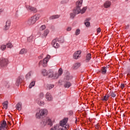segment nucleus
<instances>
[{"label": "nucleus", "mask_w": 130, "mask_h": 130, "mask_svg": "<svg viewBox=\"0 0 130 130\" xmlns=\"http://www.w3.org/2000/svg\"><path fill=\"white\" fill-rule=\"evenodd\" d=\"M46 28V26H45V25H43L40 27V29L41 31H43V30H45Z\"/></svg>", "instance_id": "nucleus-37"}, {"label": "nucleus", "mask_w": 130, "mask_h": 130, "mask_svg": "<svg viewBox=\"0 0 130 130\" xmlns=\"http://www.w3.org/2000/svg\"><path fill=\"white\" fill-rule=\"evenodd\" d=\"M16 107L17 110L20 111L22 109V104H21L20 103H18L16 105Z\"/></svg>", "instance_id": "nucleus-23"}, {"label": "nucleus", "mask_w": 130, "mask_h": 130, "mask_svg": "<svg viewBox=\"0 0 130 130\" xmlns=\"http://www.w3.org/2000/svg\"><path fill=\"white\" fill-rule=\"evenodd\" d=\"M54 87V85L53 84H47V89L48 90H51V89H52V88Z\"/></svg>", "instance_id": "nucleus-29"}, {"label": "nucleus", "mask_w": 130, "mask_h": 130, "mask_svg": "<svg viewBox=\"0 0 130 130\" xmlns=\"http://www.w3.org/2000/svg\"><path fill=\"white\" fill-rule=\"evenodd\" d=\"M91 20V18H87L85 20V22H89V21H90Z\"/></svg>", "instance_id": "nucleus-49"}, {"label": "nucleus", "mask_w": 130, "mask_h": 130, "mask_svg": "<svg viewBox=\"0 0 130 130\" xmlns=\"http://www.w3.org/2000/svg\"><path fill=\"white\" fill-rule=\"evenodd\" d=\"M72 86V83L70 81H64L63 86L65 88H70Z\"/></svg>", "instance_id": "nucleus-16"}, {"label": "nucleus", "mask_w": 130, "mask_h": 130, "mask_svg": "<svg viewBox=\"0 0 130 130\" xmlns=\"http://www.w3.org/2000/svg\"><path fill=\"white\" fill-rule=\"evenodd\" d=\"M8 124H9V125H10L11 122L8 121V122H7V125H8Z\"/></svg>", "instance_id": "nucleus-55"}, {"label": "nucleus", "mask_w": 130, "mask_h": 130, "mask_svg": "<svg viewBox=\"0 0 130 130\" xmlns=\"http://www.w3.org/2000/svg\"><path fill=\"white\" fill-rule=\"evenodd\" d=\"M77 118H76V121H75L76 123H77Z\"/></svg>", "instance_id": "nucleus-56"}, {"label": "nucleus", "mask_w": 130, "mask_h": 130, "mask_svg": "<svg viewBox=\"0 0 130 130\" xmlns=\"http://www.w3.org/2000/svg\"><path fill=\"white\" fill-rule=\"evenodd\" d=\"M10 27H11V21L10 20H7L6 22V25L4 26V30L7 31V30L10 29Z\"/></svg>", "instance_id": "nucleus-13"}, {"label": "nucleus", "mask_w": 130, "mask_h": 130, "mask_svg": "<svg viewBox=\"0 0 130 130\" xmlns=\"http://www.w3.org/2000/svg\"><path fill=\"white\" fill-rule=\"evenodd\" d=\"M48 33H49V30L48 29H46L44 31V34H43L41 35L42 38H46V36H47V35H48Z\"/></svg>", "instance_id": "nucleus-18"}, {"label": "nucleus", "mask_w": 130, "mask_h": 130, "mask_svg": "<svg viewBox=\"0 0 130 130\" xmlns=\"http://www.w3.org/2000/svg\"><path fill=\"white\" fill-rule=\"evenodd\" d=\"M68 3H69V0H62L60 2V3L62 5H64V4H68Z\"/></svg>", "instance_id": "nucleus-40"}, {"label": "nucleus", "mask_w": 130, "mask_h": 130, "mask_svg": "<svg viewBox=\"0 0 130 130\" xmlns=\"http://www.w3.org/2000/svg\"><path fill=\"white\" fill-rule=\"evenodd\" d=\"M110 6H111V2L109 1H106L104 5V8H105L106 9L110 8Z\"/></svg>", "instance_id": "nucleus-17"}, {"label": "nucleus", "mask_w": 130, "mask_h": 130, "mask_svg": "<svg viewBox=\"0 0 130 130\" xmlns=\"http://www.w3.org/2000/svg\"><path fill=\"white\" fill-rule=\"evenodd\" d=\"M71 30H72V27H69L67 28V31H71Z\"/></svg>", "instance_id": "nucleus-51"}, {"label": "nucleus", "mask_w": 130, "mask_h": 130, "mask_svg": "<svg viewBox=\"0 0 130 130\" xmlns=\"http://www.w3.org/2000/svg\"><path fill=\"white\" fill-rule=\"evenodd\" d=\"M79 67H81V63H76L73 66V69L74 70H77V69H79Z\"/></svg>", "instance_id": "nucleus-24"}, {"label": "nucleus", "mask_w": 130, "mask_h": 130, "mask_svg": "<svg viewBox=\"0 0 130 130\" xmlns=\"http://www.w3.org/2000/svg\"><path fill=\"white\" fill-rule=\"evenodd\" d=\"M39 96L40 98H43L44 97V94L43 93H40Z\"/></svg>", "instance_id": "nucleus-47"}, {"label": "nucleus", "mask_w": 130, "mask_h": 130, "mask_svg": "<svg viewBox=\"0 0 130 130\" xmlns=\"http://www.w3.org/2000/svg\"><path fill=\"white\" fill-rule=\"evenodd\" d=\"M8 104H9V102H8V101L3 102V105L4 108H5V109H8Z\"/></svg>", "instance_id": "nucleus-26"}, {"label": "nucleus", "mask_w": 130, "mask_h": 130, "mask_svg": "<svg viewBox=\"0 0 130 130\" xmlns=\"http://www.w3.org/2000/svg\"><path fill=\"white\" fill-rule=\"evenodd\" d=\"M126 1H128V0H126Z\"/></svg>", "instance_id": "nucleus-61"}, {"label": "nucleus", "mask_w": 130, "mask_h": 130, "mask_svg": "<svg viewBox=\"0 0 130 130\" xmlns=\"http://www.w3.org/2000/svg\"><path fill=\"white\" fill-rule=\"evenodd\" d=\"M60 17V15H53L50 17V20H54V19H58Z\"/></svg>", "instance_id": "nucleus-27"}, {"label": "nucleus", "mask_w": 130, "mask_h": 130, "mask_svg": "<svg viewBox=\"0 0 130 130\" xmlns=\"http://www.w3.org/2000/svg\"><path fill=\"white\" fill-rule=\"evenodd\" d=\"M8 129V124L6 120H3L0 124V129L6 130Z\"/></svg>", "instance_id": "nucleus-10"}, {"label": "nucleus", "mask_w": 130, "mask_h": 130, "mask_svg": "<svg viewBox=\"0 0 130 130\" xmlns=\"http://www.w3.org/2000/svg\"><path fill=\"white\" fill-rule=\"evenodd\" d=\"M3 12H4V10L0 9V15H1V14H2V13H3Z\"/></svg>", "instance_id": "nucleus-53"}, {"label": "nucleus", "mask_w": 130, "mask_h": 130, "mask_svg": "<svg viewBox=\"0 0 130 130\" xmlns=\"http://www.w3.org/2000/svg\"><path fill=\"white\" fill-rule=\"evenodd\" d=\"M123 116H124L125 115H124V114H123Z\"/></svg>", "instance_id": "nucleus-59"}, {"label": "nucleus", "mask_w": 130, "mask_h": 130, "mask_svg": "<svg viewBox=\"0 0 130 130\" xmlns=\"http://www.w3.org/2000/svg\"><path fill=\"white\" fill-rule=\"evenodd\" d=\"M80 13H77L76 12H75V9L73 10V13H71L70 14V18L71 19H74L76 15H78Z\"/></svg>", "instance_id": "nucleus-20"}, {"label": "nucleus", "mask_w": 130, "mask_h": 130, "mask_svg": "<svg viewBox=\"0 0 130 130\" xmlns=\"http://www.w3.org/2000/svg\"><path fill=\"white\" fill-rule=\"evenodd\" d=\"M95 128L98 130H101V127H100V126L99 125V124H97L95 125Z\"/></svg>", "instance_id": "nucleus-44"}, {"label": "nucleus", "mask_w": 130, "mask_h": 130, "mask_svg": "<svg viewBox=\"0 0 130 130\" xmlns=\"http://www.w3.org/2000/svg\"><path fill=\"white\" fill-rule=\"evenodd\" d=\"M38 58H39V59H42V58H43V56H42V55H41L39 56L38 57Z\"/></svg>", "instance_id": "nucleus-50"}, {"label": "nucleus", "mask_w": 130, "mask_h": 130, "mask_svg": "<svg viewBox=\"0 0 130 130\" xmlns=\"http://www.w3.org/2000/svg\"><path fill=\"white\" fill-rule=\"evenodd\" d=\"M45 97L48 101H51L52 100V95L49 92H47Z\"/></svg>", "instance_id": "nucleus-15"}, {"label": "nucleus", "mask_w": 130, "mask_h": 130, "mask_svg": "<svg viewBox=\"0 0 130 130\" xmlns=\"http://www.w3.org/2000/svg\"><path fill=\"white\" fill-rule=\"evenodd\" d=\"M47 114V110L41 109L36 114L37 118H43Z\"/></svg>", "instance_id": "nucleus-3"}, {"label": "nucleus", "mask_w": 130, "mask_h": 130, "mask_svg": "<svg viewBox=\"0 0 130 130\" xmlns=\"http://www.w3.org/2000/svg\"><path fill=\"white\" fill-rule=\"evenodd\" d=\"M107 72V67H104L102 68V70H101V74L103 75H105Z\"/></svg>", "instance_id": "nucleus-21"}, {"label": "nucleus", "mask_w": 130, "mask_h": 130, "mask_svg": "<svg viewBox=\"0 0 130 130\" xmlns=\"http://www.w3.org/2000/svg\"><path fill=\"white\" fill-rule=\"evenodd\" d=\"M38 104L40 106H42L43 105H44V102H39Z\"/></svg>", "instance_id": "nucleus-46"}, {"label": "nucleus", "mask_w": 130, "mask_h": 130, "mask_svg": "<svg viewBox=\"0 0 130 130\" xmlns=\"http://www.w3.org/2000/svg\"><path fill=\"white\" fill-rule=\"evenodd\" d=\"M32 39H33V36H30L29 37L27 38L28 42H31Z\"/></svg>", "instance_id": "nucleus-39"}, {"label": "nucleus", "mask_w": 130, "mask_h": 130, "mask_svg": "<svg viewBox=\"0 0 130 130\" xmlns=\"http://www.w3.org/2000/svg\"><path fill=\"white\" fill-rule=\"evenodd\" d=\"M6 86H7V88H9V85H8V84H7V85H6Z\"/></svg>", "instance_id": "nucleus-58"}, {"label": "nucleus", "mask_w": 130, "mask_h": 130, "mask_svg": "<svg viewBox=\"0 0 130 130\" xmlns=\"http://www.w3.org/2000/svg\"><path fill=\"white\" fill-rule=\"evenodd\" d=\"M110 95L111 97L115 98V97H116V93L114 91H111L110 92Z\"/></svg>", "instance_id": "nucleus-32"}, {"label": "nucleus", "mask_w": 130, "mask_h": 130, "mask_svg": "<svg viewBox=\"0 0 130 130\" xmlns=\"http://www.w3.org/2000/svg\"><path fill=\"white\" fill-rule=\"evenodd\" d=\"M27 52H28V50L26 49L23 48L20 51L19 54H25Z\"/></svg>", "instance_id": "nucleus-22"}, {"label": "nucleus", "mask_w": 130, "mask_h": 130, "mask_svg": "<svg viewBox=\"0 0 130 130\" xmlns=\"http://www.w3.org/2000/svg\"><path fill=\"white\" fill-rule=\"evenodd\" d=\"M84 24L86 27H90V22L89 21H85Z\"/></svg>", "instance_id": "nucleus-42"}, {"label": "nucleus", "mask_w": 130, "mask_h": 130, "mask_svg": "<svg viewBox=\"0 0 130 130\" xmlns=\"http://www.w3.org/2000/svg\"><path fill=\"white\" fill-rule=\"evenodd\" d=\"M62 73H63V71L62 70V69L60 68L58 70V73H55L56 75H58V78L61 75H62Z\"/></svg>", "instance_id": "nucleus-25"}, {"label": "nucleus", "mask_w": 130, "mask_h": 130, "mask_svg": "<svg viewBox=\"0 0 130 130\" xmlns=\"http://www.w3.org/2000/svg\"><path fill=\"white\" fill-rule=\"evenodd\" d=\"M6 48H7V45H1L0 49H1V50L2 51H4L6 50Z\"/></svg>", "instance_id": "nucleus-33"}, {"label": "nucleus", "mask_w": 130, "mask_h": 130, "mask_svg": "<svg viewBox=\"0 0 130 130\" xmlns=\"http://www.w3.org/2000/svg\"><path fill=\"white\" fill-rule=\"evenodd\" d=\"M0 130H3V129H0Z\"/></svg>", "instance_id": "nucleus-60"}, {"label": "nucleus", "mask_w": 130, "mask_h": 130, "mask_svg": "<svg viewBox=\"0 0 130 130\" xmlns=\"http://www.w3.org/2000/svg\"><path fill=\"white\" fill-rule=\"evenodd\" d=\"M22 82H23V77H22V76H19L17 79L15 85L19 87V86H20V84H21Z\"/></svg>", "instance_id": "nucleus-14"}, {"label": "nucleus", "mask_w": 130, "mask_h": 130, "mask_svg": "<svg viewBox=\"0 0 130 130\" xmlns=\"http://www.w3.org/2000/svg\"><path fill=\"white\" fill-rule=\"evenodd\" d=\"M58 39L56 38L53 40L51 44L55 48H58V47H59V44H58Z\"/></svg>", "instance_id": "nucleus-9"}, {"label": "nucleus", "mask_w": 130, "mask_h": 130, "mask_svg": "<svg viewBox=\"0 0 130 130\" xmlns=\"http://www.w3.org/2000/svg\"><path fill=\"white\" fill-rule=\"evenodd\" d=\"M42 73L43 74V76L45 77H46L47 76V74L48 73V71H47L45 69H43L42 70Z\"/></svg>", "instance_id": "nucleus-28"}, {"label": "nucleus", "mask_w": 130, "mask_h": 130, "mask_svg": "<svg viewBox=\"0 0 130 130\" xmlns=\"http://www.w3.org/2000/svg\"><path fill=\"white\" fill-rule=\"evenodd\" d=\"M46 124H48V125L52 126V121H51V119L49 118H46L43 119L41 122V126H42V127H44Z\"/></svg>", "instance_id": "nucleus-2"}, {"label": "nucleus", "mask_w": 130, "mask_h": 130, "mask_svg": "<svg viewBox=\"0 0 130 130\" xmlns=\"http://www.w3.org/2000/svg\"><path fill=\"white\" fill-rule=\"evenodd\" d=\"M70 79H71V77H70V76H66L64 79V82H69Z\"/></svg>", "instance_id": "nucleus-34"}, {"label": "nucleus", "mask_w": 130, "mask_h": 130, "mask_svg": "<svg viewBox=\"0 0 130 130\" xmlns=\"http://www.w3.org/2000/svg\"><path fill=\"white\" fill-rule=\"evenodd\" d=\"M80 33L81 30H80V29H77L75 31V35H76V36H78V35H79Z\"/></svg>", "instance_id": "nucleus-36"}, {"label": "nucleus", "mask_w": 130, "mask_h": 130, "mask_svg": "<svg viewBox=\"0 0 130 130\" xmlns=\"http://www.w3.org/2000/svg\"><path fill=\"white\" fill-rule=\"evenodd\" d=\"M9 63V60L7 58H1L0 59V67L1 68H6Z\"/></svg>", "instance_id": "nucleus-7"}, {"label": "nucleus", "mask_w": 130, "mask_h": 130, "mask_svg": "<svg viewBox=\"0 0 130 130\" xmlns=\"http://www.w3.org/2000/svg\"><path fill=\"white\" fill-rule=\"evenodd\" d=\"M6 45L8 48H12V47H13V44L11 42H9Z\"/></svg>", "instance_id": "nucleus-35"}, {"label": "nucleus", "mask_w": 130, "mask_h": 130, "mask_svg": "<svg viewBox=\"0 0 130 130\" xmlns=\"http://www.w3.org/2000/svg\"><path fill=\"white\" fill-rule=\"evenodd\" d=\"M57 127H58V125H57V124H56L54 127L51 128L50 130H57Z\"/></svg>", "instance_id": "nucleus-45"}, {"label": "nucleus", "mask_w": 130, "mask_h": 130, "mask_svg": "<svg viewBox=\"0 0 130 130\" xmlns=\"http://www.w3.org/2000/svg\"><path fill=\"white\" fill-rule=\"evenodd\" d=\"M102 100L103 101H107V100H108V99L107 98V95H105L103 98H102Z\"/></svg>", "instance_id": "nucleus-41"}, {"label": "nucleus", "mask_w": 130, "mask_h": 130, "mask_svg": "<svg viewBox=\"0 0 130 130\" xmlns=\"http://www.w3.org/2000/svg\"><path fill=\"white\" fill-rule=\"evenodd\" d=\"M57 125L58 126V127L57 128V130H63V127L61 126H59V124H57Z\"/></svg>", "instance_id": "nucleus-43"}, {"label": "nucleus", "mask_w": 130, "mask_h": 130, "mask_svg": "<svg viewBox=\"0 0 130 130\" xmlns=\"http://www.w3.org/2000/svg\"><path fill=\"white\" fill-rule=\"evenodd\" d=\"M97 32L98 33H100V32H101V28L100 27L97 28Z\"/></svg>", "instance_id": "nucleus-48"}, {"label": "nucleus", "mask_w": 130, "mask_h": 130, "mask_svg": "<svg viewBox=\"0 0 130 130\" xmlns=\"http://www.w3.org/2000/svg\"><path fill=\"white\" fill-rule=\"evenodd\" d=\"M91 54L90 53L87 54L86 56L85 62H89V61H90V59H91Z\"/></svg>", "instance_id": "nucleus-19"}, {"label": "nucleus", "mask_w": 130, "mask_h": 130, "mask_svg": "<svg viewBox=\"0 0 130 130\" xmlns=\"http://www.w3.org/2000/svg\"><path fill=\"white\" fill-rule=\"evenodd\" d=\"M39 18H40V14H36L27 20V25H28V26H33V25L36 23V21L39 20Z\"/></svg>", "instance_id": "nucleus-1"}, {"label": "nucleus", "mask_w": 130, "mask_h": 130, "mask_svg": "<svg viewBox=\"0 0 130 130\" xmlns=\"http://www.w3.org/2000/svg\"><path fill=\"white\" fill-rule=\"evenodd\" d=\"M121 88L122 89H123V88H124V84H121Z\"/></svg>", "instance_id": "nucleus-52"}, {"label": "nucleus", "mask_w": 130, "mask_h": 130, "mask_svg": "<svg viewBox=\"0 0 130 130\" xmlns=\"http://www.w3.org/2000/svg\"><path fill=\"white\" fill-rule=\"evenodd\" d=\"M32 73V71H30L29 72H28L25 76V78L26 80L29 79L30 77H31V73Z\"/></svg>", "instance_id": "nucleus-31"}, {"label": "nucleus", "mask_w": 130, "mask_h": 130, "mask_svg": "<svg viewBox=\"0 0 130 130\" xmlns=\"http://www.w3.org/2000/svg\"><path fill=\"white\" fill-rule=\"evenodd\" d=\"M76 8L74 9V13H77V14H80L81 13V7L83 5V1H78L76 2Z\"/></svg>", "instance_id": "nucleus-4"}, {"label": "nucleus", "mask_w": 130, "mask_h": 130, "mask_svg": "<svg viewBox=\"0 0 130 130\" xmlns=\"http://www.w3.org/2000/svg\"><path fill=\"white\" fill-rule=\"evenodd\" d=\"M70 114L72 115V114H73V112L72 111H71L70 112Z\"/></svg>", "instance_id": "nucleus-57"}, {"label": "nucleus", "mask_w": 130, "mask_h": 130, "mask_svg": "<svg viewBox=\"0 0 130 130\" xmlns=\"http://www.w3.org/2000/svg\"><path fill=\"white\" fill-rule=\"evenodd\" d=\"M109 97H110V94H107V98H108V100L109 99Z\"/></svg>", "instance_id": "nucleus-54"}, {"label": "nucleus", "mask_w": 130, "mask_h": 130, "mask_svg": "<svg viewBox=\"0 0 130 130\" xmlns=\"http://www.w3.org/2000/svg\"><path fill=\"white\" fill-rule=\"evenodd\" d=\"M50 58V55H47V57L42 60H40L39 63V66H41L42 64L43 67L44 68H46V67H47V62H48V60Z\"/></svg>", "instance_id": "nucleus-5"}, {"label": "nucleus", "mask_w": 130, "mask_h": 130, "mask_svg": "<svg viewBox=\"0 0 130 130\" xmlns=\"http://www.w3.org/2000/svg\"><path fill=\"white\" fill-rule=\"evenodd\" d=\"M68 120H69V118H65L63 119V120L60 121L59 126L63 127L67 124V122H68Z\"/></svg>", "instance_id": "nucleus-12"}, {"label": "nucleus", "mask_w": 130, "mask_h": 130, "mask_svg": "<svg viewBox=\"0 0 130 130\" xmlns=\"http://www.w3.org/2000/svg\"><path fill=\"white\" fill-rule=\"evenodd\" d=\"M25 8L28 12H31V13H34V14L37 13V9L35 7H33L30 5H26Z\"/></svg>", "instance_id": "nucleus-8"}, {"label": "nucleus", "mask_w": 130, "mask_h": 130, "mask_svg": "<svg viewBox=\"0 0 130 130\" xmlns=\"http://www.w3.org/2000/svg\"><path fill=\"white\" fill-rule=\"evenodd\" d=\"M34 86H35V81H33L30 83L28 88L29 89H31L32 87H34Z\"/></svg>", "instance_id": "nucleus-30"}, {"label": "nucleus", "mask_w": 130, "mask_h": 130, "mask_svg": "<svg viewBox=\"0 0 130 130\" xmlns=\"http://www.w3.org/2000/svg\"><path fill=\"white\" fill-rule=\"evenodd\" d=\"M81 53H82V51H81L80 50L77 51L73 55V58L74 59H78V58L81 57V56H80L81 55Z\"/></svg>", "instance_id": "nucleus-11"}, {"label": "nucleus", "mask_w": 130, "mask_h": 130, "mask_svg": "<svg viewBox=\"0 0 130 130\" xmlns=\"http://www.w3.org/2000/svg\"><path fill=\"white\" fill-rule=\"evenodd\" d=\"M87 10V7H84L82 10H81L80 13L81 14H84V13H85V12H86V10Z\"/></svg>", "instance_id": "nucleus-38"}, {"label": "nucleus", "mask_w": 130, "mask_h": 130, "mask_svg": "<svg viewBox=\"0 0 130 130\" xmlns=\"http://www.w3.org/2000/svg\"><path fill=\"white\" fill-rule=\"evenodd\" d=\"M47 76L48 78L51 79H53V80H56V79H58V74H53V71L51 70H49L48 71Z\"/></svg>", "instance_id": "nucleus-6"}]
</instances>
